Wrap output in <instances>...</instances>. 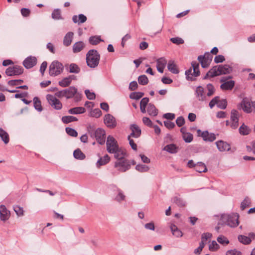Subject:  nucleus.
Instances as JSON below:
<instances>
[{
    "label": "nucleus",
    "instance_id": "f257e3e1",
    "mask_svg": "<svg viewBox=\"0 0 255 255\" xmlns=\"http://www.w3.org/2000/svg\"><path fill=\"white\" fill-rule=\"evenodd\" d=\"M232 70V67L227 64L216 65L213 67L206 73L203 79L206 80L217 76L230 74Z\"/></svg>",
    "mask_w": 255,
    "mask_h": 255
},
{
    "label": "nucleus",
    "instance_id": "f03ea898",
    "mask_svg": "<svg viewBox=\"0 0 255 255\" xmlns=\"http://www.w3.org/2000/svg\"><path fill=\"white\" fill-rule=\"evenodd\" d=\"M88 132L92 138H95L97 141L100 144H103L105 142L106 132L101 128H98L95 129L93 126H89L87 127Z\"/></svg>",
    "mask_w": 255,
    "mask_h": 255
},
{
    "label": "nucleus",
    "instance_id": "7ed1b4c3",
    "mask_svg": "<svg viewBox=\"0 0 255 255\" xmlns=\"http://www.w3.org/2000/svg\"><path fill=\"white\" fill-rule=\"evenodd\" d=\"M100 59V55L96 50H90L86 54V62L90 68L96 67L99 64Z\"/></svg>",
    "mask_w": 255,
    "mask_h": 255
},
{
    "label": "nucleus",
    "instance_id": "20e7f679",
    "mask_svg": "<svg viewBox=\"0 0 255 255\" xmlns=\"http://www.w3.org/2000/svg\"><path fill=\"white\" fill-rule=\"evenodd\" d=\"M239 216L237 213L231 214H223L221 216L222 222L232 228H235L239 225Z\"/></svg>",
    "mask_w": 255,
    "mask_h": 255
},
{
    "label": "nucleus",
    "instance_id": "39448f33",
    "mask_svg": "<svg viewBox=\"0 0 255 255\" xmlns=\"http://www.w3.org/2000/svg\"><path fill=\"white\" fill-rule=\"evenodd\" d=\"M192 67L193 71L192 72V68H190L186 71L185 75L187 80L192 81L195 80V77L199 76L200 72L199 71V64L198 62L193 61Z\"/></svg>",
    "mask_w": 255,
    "mask_h": 255
},
{
    "label": "nucleus",
    "instance_id": "423d86ee",
    "mask_svg": "<svg viewBox=\"0 0 255 255\" xmlns=\"http://www.w3.org/2000/svg\"><path fill=\"white\" fill-rule=\"evenodd\" d=\"M63 70V66L62 63L58 61H53L49 66V74L52 76L59 75Z\"/></svg>",
    "mask_w": 255,
    "mask_h": 255
},
{
    "label": "nucleus",
    "instance_id": "0eeeda50",
    "mask_svg": "<svg viewBox=\"0 0 255 255\" xmlns=\"http://www.w3.org/2000/svg\"><path fill=\"white\" fill-rule=\"evenodd\" d=\"M114 167L120 172H125L130 168L131 165L128 159H122L115 162Z\"/></svg>",
    "mask_w": 255,
    "mask_h": 255
},
{
    "label": "nucleus",
    "instance_id": "6e6552de",
    "mask_svg": "<svg viewBox=\"0 0 255 255\" xmlns=\"http://www.w3.org/2000/svg\"><path fill=\"white\" fill-rule=\"evenodd\" d=\"M46 99L53 109L56 110H60L62 108V103L55 96L48 94L46 96Z\"/></svg>",
    "mask_w": 255,
    "mask_h": 255
},
{
    "label": "nucleus",
    "instance_id": "1a4fd4ad",
    "mask_svg": "<svg viewBox=\"0 0 255 255\" xmlns=\"http://www.w3.org/2000/svg\"><path fill=\"white\" fill-rule=\"evenodd\" d=\"M106 145L107 150L110 153L116 152L119 148L117 141L113 136L110 135L107 137Z\"/></svg>",
    "mask_w": 255,
    "mask_h": 255
},
{
    "label": "nucleus",
    "instance_id": "9d476101",
    "mask_svg": "<svg viewBox=\"0 0 255 255\" xmlns=\"http://www.w3.org/2000/svg\"><path fill=\"white\" fill-rule=\"evenodd\" d=\"M23 68L18 65H14L8 67L5 71V74L8 76L19 75L23 73Z\"/></svg>",
    "mask_w": 255,
    "mask_h": 255
},
{
    "label": "nucleus",
    "instance_id": "9b49d317",
    "mask_svg": "<svg viewBox=\"0 0 255 255\" xmlns=\"http://www.w3.org/2000/svg\"><path fill=\"white\" fill-rule=\"evenodd\" d=\"M104 124L107 127L113 128L117 126L116 119L111 114H106L104 118Z\"/></svg>",
    "mask_w": 255,
    "mask_h": 255
},
{
    "label": "nucleus",
    "instance_id": "f8f14e48",
    "mask_svg": "<svg viewBox=\"0 0 255 255\" xmlns=\"http://www.w3.org/2000/svg\"><path fill=\"white\" fill-rule=\"evenodd\" d=\"M239 113L236 110H233L231 113V127L233 129H236L239 126Z\"/></svg>",
    "mask_w": 255,
    "mask_h": 255
},
{
    "label": "nucleus",
    "instance_id": "ddd939ff",
    "mask_svg": "<svg viewBox=\"0 0 255 255\" xmlns=\"http://www.w3.org/2000/svg\"><path fill=\"white\" fill-rule=\"evenodd\" d=\"M197 133L198 135L201 136L205 141L212 142L216 139L215 134L213 133H209L207 130L202 132L200 129H198Z\"/></svg>",
    "mask_w": 255,
    "mask_h": 255
},
{
    "label": "nucleus",
    "instance_id": "4468645a",
    "mask_svg": "<svg viewBox=\"0 0 255 255\" xmlns=\"http://www.w3.org/2000/svg\"><path fill=\"white\" fill-rule=\"evenodd\" d=\"M238 108L243 109L246 113H250L252 112L250 100L247 97L244 98Z\"/></svg>",
    "mask_w": 255,
    "mask_h": 255
},
{
    "label": "nucleus",
    "instance_id": "2eb2a0df",
    "mask_svg": "<svg viewBox=\"0 0 255 255\" xmlns=\"http://www.w3.org/2000/svg\"><path fill=\"white\" fill-rule=\"evenodd\" d=\"M229 78H231V77L229 76L228 78H222L221 79V82L223 83L221 85L220 87L222 90H232L235 85V82L233 80L226 81Z\"/></svg>",
    "mask_w": 255,
    "mask_h": 255
},
{
    "label": "nucleus",
    "instance_id": "dca6fc26",
    "mask_svg": "<svg viewBox=\"0 0 255 255\" xmlns=\"http://www.w3.org/2000/svg\"><path fill=\"white\" fill-rule=\"evenodd\" d=\"M10 216V212L3 205L0 206V219L3 222L8 220Z\"/></svg>",
    "mask_w": 255,
    "mask_h": 255
},
{
    "label": "nucleus",
    "instance_id": "f3484780",
    "mask_svg": "<svg viewBox=\"0 0 255 255\" xmlns=\"http://www.w3.org/2000/svg\"><path fill=\"white\" fill-rule=\"evenodd\" d=\"M195 96L196 98L199 101H204L206 100V98L207 97V95H206L204 92V89L202 86H198L196 88L195 91Z\"/></svg>",
    "mask_w": 255,
    "mask_h": 255
},
{
    "label": "nucleus",
    "instance_id": "a211bd4d",
    "mask_svg": "<svg viewBox=\"0 0 255 255\" xmlns=\"http://www.w3.org/2000/svg\"><path fill=\"white\" fill-rule=\"evenodd\" d=\"M37 63V59L34 56L27 57L23 62V66L26 69H30L34 66Z\"/></svg>",
    "mask_w": 255,
    "mask_h": 255
},
{
    "label": "nucleus",
    "instance_id": "6ab92c4d",
    "mask_svg": "<svg viewBox=\"0 0 255 255\" xmlns=\"http://www.w3.org/2000/svg\"><path fill=\"white\" fill-rule=\"evenodd\" d=\"M216 144L217 148L221 152L229 151L231 149L230 144L223 140L216 141Z\"/></svg>",
    "mask_w": 255,
    "mask_h": 255
},
{
    "label": "nucleus",
    "instance_id": "aec40b11",
    "mask_svg": "<svg viewBox=\"0 0 255 255\" xmlns=\"http://www.w3.org/2000/svg\"><path fill=\"white\" fill-rule=\"evenodd\" d=\"M130 129L131 133L129 135L130 136L138 138L141 135V129L139 127L135 124H132L130 126Z\"/></svg>",
    "mask_w": 255,
    "mask_h": 255
},
{
    "label": "nucleus",
    "instance_id": "412c9836",
    "mask_svg": "<svg viewBox=\"0 0 255 255\" xmlns=\"http://www.w3.org/2000/svg\"><path fill=\"white\" fill-rule=\"evenodd\" d=\"M157 70L160 73H162L167 63V61L164 58H160L157 60Z\"/></svg>",
    "mask_w": 255,
    "mask_h": 255
},
{
    "label": "nucleus",
    "instance_id": "4be33fe9",
    "mask_svg": "<svg viewBox=\"0 0 255 255\" xmlns=\"http://www.w3.org/2000/svg\"><path fill=\"white\" fill-rule=\"evenodd\" d=\"M65 97L66 99H70L73 97L77 92V89L74 86L65 89Z\"/></svg>",
    "mask_w": 255,
    "mask_h": 255
},
{
    "label": "nucleus",
    "instance_id": "5701e85b",
    "mask_svg": "<svg viewBox=\"0 0 255 255\" xmlns=\"http://www.w3.org/2000/svg\"><path fill=\"white\" fill-rule=\"evenodd\" d=\"M65 67L70 73L78 74L80 71L79 67L75 63H71L69 65H65Z\"/></svg>",
    "mask_w": 255,
    "mask_h": 255
},
{
    "label": "nucleus",
    "instance_id": "b1692460",
    "mask_svg": "<svg viewBox=\"0 0 255 255\" xmlns=\"http://www.w3.org/2000/svg\"><path fill=\"white\" fill-rule=\"evenodd\" d=\"M110 160V157L108 154H106L104 156L99 158L96 163V166L97 168H100L101 166L107 164L109 162Z\"/></svg>",
    "mask_w": 255,
    "mask_h": 255
},
{
    "label": "nucleus",
    "instance_id": "393cba45",
    "mask_svg": "<svg viewBox=\"0 0 255 255\" xmlns=\"http://www.w3.org/2000/svg\"><path fill=\"white\" fill-rule=\"evenodd\" d=\"M163 150L167 152L174 154L178 152V147L175 144H169L166 145L164 148Z\"/></svg>",
    "mask_w": 255,
    "mask_h": 255
},
{
    "label": "nucleus",
    "instance_id": "a878e982",
    "mask_svg": "<svg viewBox=\"0 0 255 255\" xmlns=\"http://www.w3.org/2000/svg\"><path fill=\"white\" fill-rule=\"evenodd\" d=\"M167 68L168 70L173 74H176L179 73V71L177 68V65L173 60L169 61L167 65Z\"/></svg>",
    "mask_w": 255,
    "mask_h": 255
},
{
    "label": "nucleus",
    "instance_id": "bb28decb",
    "mask_svg": "<svg viewBox=\"0 0 255 255\" xmlns=\"http://www.w3.org/2000/svg\"><path fill=\"white\" fill-rule=\"evenodd\" d=\"M116 193H117V195L115 196L114 198L115 201L121 203L125 200L126 196L122 190L116 187Z\"/></svg>",
    "mask_w": 255,
    "mask_h": 255
},
{
    "label": "nucleus",
    "instance_id": "cd10ccee",
    "mask_svg": "<svg viewBox=\"0 0 255 255\" xmlns=\"http://www.w3.org/2000/svg\"><path fill=\"white\" fill-rule=\"evenodd\" d=\"M147 112L148 115L151 116L155 117L158 114V110L156 109L154 105L149 103L147 105Z\"/></svg>",
    "mask_w": 255,
    "mask_h": 255
},
{
    "label": "nucleus",
    "instance_id": "c85d7f7f",
    "mask_svg": "<svg viewBox=\"0 0 255 255\" xmlns=\"http://www.w3.org/2000/svg\"><path fill=\"white\" fill-rule=\"evenodd\" d=\"M73 33L72 32H68L64 36L63 39V44L66 46H69L72 40L73 37Z\"/></svg>",
    "mask_w": 255,
    "mask_h": 255
},
{
    "label": "nucleus",
    "instance_id": "c756f323",
    "mask_svg": "<svg viewBox=\"0 0 255 255\" xmlns=\"http://www.w3.org/2000/svg\"><path fill=\"white\" fill-rule=\"evenodd\" d=\"M170 228L173 236L177 238H180L183 236L182 232L177 228L176 225L171 224Z\"/></svg>",
    "mask_w": 255,
    "mask_h": 255
},
{
    "label": "nucleus",
    "instance_id": "7c9ffc66",
    "mask_svg": "<svg viewBox=\"0 0 255 255\" xmlns=\"http://www.w3.org/2000/svg\"><path fill=\"white\" fill-rule=\"evenodd\" d=\"M85 47V44L82 41L76 42L73 46L74 53H78L81 51Z\"/></svg>",
    "mask_w": 255,
    "mask_h": 255
},
{
    "label": "nucleus",
    "instance_id": "2f4dec72",
    "mask_svg": "<svg viewBox=\"0 0 255 255\" xmlns=\"http://www.w3.org/2000/svg\"><path fill=\"white\" fill-rule=\"evenodd\" d=\"M72 20L74 23H84L87 20V17L83 14H80L78 16L75 15L72 17Z\"/></svg>",
    "mask_w": 255,
    "mask_h": 255
},
{
    "label": "nucleus",
    "instance_id": "473e14b6",
    "mask_svg": "<svg viewBox=\"0 0 255 255\" xmlns=\"http://www.w3.org/2000/svg\"><path fill=\"white\" fill-rule=\"evenodd\" d=\"M85 111L84 108L79 107L70 109L68 110V113L70 114H80L85 113Z\"/></svg>",
    "mask_w": 255,
    "mask_h": 255
},
{
    "label": "nucleus",
    "instance_id": "72a5a7b5",
    "mask_svg": "<svg viewBox=\"0 0 255 255\" xmlns=\"http://www.w3.org/2000/svg\"><path fill=\"white\" fill-rule=\"evenodd\" d=\"M195 169L197 172L200 173L206 172L207 171L206 165L202 162H198L196 163Z\"/></svg>",
    "mask_w": 255,
    "mask_h": 255
},
{
    "label": "nucleus",
    "instance_id": "f704fd0d",
    "mask_svg": "<svg viewBox=\"0 0 255 255\" xmlns=\"http://www.w3.org/2000/svg\"><path fill=\"white\" fill-rule=\"evenodd\" d=\"M115 157L118 159V160H122V159H125L124 158L126 155V152L123 149L120 148L119 147L118 148V150H116V152H114Z\"/></svg>",
    "mask_w": 255,
    "mask_h": 255
},
{
    "label": "nucleus",
    "instance_id": "c9c22d12",
    "mask_svg": "<svg viewBox=\"0 0 255 255\" xmlns=\"http://www.w3.org/2000/svg\"><path fill=\"white\" fill-rule=\"evenodd\" d=\"M73 155L76 159L79 160H83L86 157L85 155L79 148L74 150Z\"/></svg>",
    "mask_w": 255,
    "mask_h": 255
},
{
    "label": "nucleus",
    "instance_id": "e433bc0d",
    "mask_svg": "<svg viewBox=\"0 0 255 255\" xmlns=\"http://www.w3.org/2000/svg\"><path fill=\"white\" fill-rule=\"evenodd\" d=\"M0 137L5 144L9 142V136L8 133L2 128H0Z\"/></svg>",
    "mask_w": 255,
    "mask_h": 255
},
{
    "label": "nucleus",
    "instance_id": "4c0bfd02",
    "mask_svg": "<svg viewBox=\"0 0 255 255\" xmlns=\"http://www.w3.org/2000/svg\"><path fill=\"white\" fill-rule=\"evenodd\" d=\"M238 238L239 242L244 245H249L252 242L250 237L244 235H239Z\"/></svg>",
    "mask_w": 255,
    "mask_h": 255
},
{
    "label": "nucleus",
    "instance_id": "58836bf2",
    "mask_svg": "<svg viewBox=\"0 0 255 255\" xmlns=\"http://www.w3.org/2000/svg\"><path fill=\"white\" fill-rule=\"evenodd\" d=\"M62 122L64 124H68L69 123L77 121V118L72 116H63L61 119Z\"/></svg>",
    "mask_w": 255,
    "mask_h": 255
},
{
    "label": "nucleus",
    "instance_id": "ea45409f",
    "mask_svg": "<svg viewBox=\"0 0 255 255\" xmlns=\"http://www.w3.org/2000/svg\"><path fill=\"white\" fill-rule=\"evenodd\" d=\"M89 41L90 43L92 45H97L99 43H100V42L103 41V40L101 39L100 36L96 35V36H91L89 38Z\"/></svg>",
    "mask_w": 255,
    "mask_h": 255
},
{
    "label": "nucleus",
    "instance_id": "a19ab883",
    "mask_svg": "<svg viewBox=\"0 0 255 255\" xmlns=\"http://www.w3.org/2000/svg\"><path fill=\"white\" fill-rule=\"evenodd\" d=\"M172 200L173 203L177 204L178 206L183 207L185 205V202L179 196L174 197Z\"/></svg>",
    "mask_w": 255,
    "mask_h": 255
},
{
    "label": "nucleus",
    "instance_id": "79ce46f5",
    "mask_svg": "<svg viewBox=\"0 0 255 255\" xmlns=\"http://www.w3.org/2000/svg\"><path fill=\"white\" fill-rule=\"evenodd\" d=\"M34 107V108L39 112L42 111V108L41 104V102L38 97H34L33 98Z\"/></svg>",
    "mask_w": 255,
    "mask_h": 255
},
{
    "label": "nucleus",
    "instance_id": "37998d69",
    "mask_svg": "<svg viewBox=\"0 0 255 255\" xmlns=\"http://www.w3.org/2000/svg\"><path fill=\"white\" fill-rule=\"evenodd\" d=\"M250 132V129L244 124L239 128V132L242 135H248Z\"/></svg>",
    "mask_w": 255,
    "mask_h": 255
},
{
    "label": "nucleus",
    "instance_id": "c03bdc74",
    "mask_svg": "<svg viewBox=\"0 0 255 255\" xmlns=\"http://www.w3.org/2000/svg\"><path fill=\"white\" fill-rule=\"evenodd\" d=\"M135 169L140 172H146L149 170V168L147 165L138 164L136 165Z\"/></svg>",
    "mask_w": 255,
    "mask_h": 255
},
{
    "label": "nucleus",
    "instance_id": "a18cd8bd",
    "mask_svg": "<svg viewBox=\"0 0 255 255\" xmlns=\"http://www.w3.org/2000/svg\"><path fill=\"white\" fill-rule=\"evenodd\" d=\"M51 16L53 19H54L56 20H59V19H62L61 14V11L59 9H55L52 13Z\"/></svg>",
    "mask_w": 255,
    "mask_h": 255
},
{
    "label": "nucleus",
    "instance_id": "49530a36",
    "mask_svg": "<svg viewBox=\"0 0 255 255\" xmlns=\"http://www.w3.org/2000/svg\"><path fill=\"white\" fill-rule=\"evenodd\" d=\"M144 95V93L140 92H135L130 93L129 98L132 99L138 100Z\"/></svg>",
    "mask_w": 255,
    "mask_h": 255
},
{
    "label": "nucleus",
    "instance_id": "de8ad7c7",
    "mask_svg": "<svg viewBox=\"0 0 255 255\" xmlns=\"http://www.w3.org/2000/svg\"><path fill=\"white\" fill-rule=\"evenodd\" d=\"M206 89L208 91L207 93V97H211L215 92V89L214 86L211 84H208L207 85Z\"/></svg>",
    "mask_w": 255,
    "mask_h": 255
},
{
    "label": "nucleus",
    "instance_id": "09e8293b",
    "mask_svg": "<svg viewBox=\"0 0 255 255\" xmlns=\"http://www.w3.org/2000/svg\"><path fill=\"white\" fill-rule=\"evenodd\" d=\"M138 82L140 85H145L148 84V79L146 75H142L138 77Z\"/></svg>",
    "mask_w": 255,
    "mask_h": 255
},
{
    "label": "nucleus",
    "instance_id": "8fccbe9b",
    "mask_svg": "<svg viewBox=\"0 0 255 255\" xmlns=\"http://www.w3.org/2000/svg\"><path fill=\"white\" fill-rule=\"evenodd\" d=\"M71 82H70L68 78L67 77L64 78L62 80L59 81L58 84L59 86H60L62 87H66L68 86L71 84Z\"/></svg>",
    "mask_w": 255,
    "mask_h": 255
},
{
    "label": "nucleus",
    "instance_id": "3c124183",
    "mask_svg": "<svg viewBox=\"0 0 255 255\" xmlns=\"http://www.w3.org/2000/svg\"><path fill=\"white\" fill-rule=\"evenodd\" d=\"M213 58V56L210 52H206L204 55H200L198 57V60H200V59H206L210 62H211Z\"/></svg>",
    "mask_w": 255,
    "mask_h": 255
},
{
    "label": "nucleus",
    "instance_id": "603ef678",
    "mask_svg": "<svg viewBox=\"0 0 255 255\" xmlns=\"http://www.w3.org/2000/svg\"><path fill=\"white\" fill-rule=\"evenodd\" d=\"M251 204L250 199L246 197L243 201L241 203V209L242 210H244L247 207H249Z\"/></svg>",
    "mask_w": 255,
    "mask_h": 255
},
{
    "label": "nucleus",
    "instance_id": "864d4df0",
    "mask_svg": "<svg viewBox=\"0 0 255 255\" xmlns=\"http://www.w3.org/2000/svg\"><path fill=\"white\" fill-rule=\"evenodd\" d=\"M227 106V101L226 99H223L220 100V99L218 100L217 107L221 109H225Z\"/></svg>",
    "mask_w": 255,
    "mask_h": 255
},
{
    "label": "nucleus",
    "instance_id": "5fc2aeb1",
    "mask_svg": "<svg viewBox=\"0 0 255 255\" xmlns=\"http://www.w3.org/2000/svg\"><path fill=\"white\" fill-rule=\"evenodd\" d=\"M65 130L67 133L71 136L76 137L78 135V132L72 128H66Z\"/></svg>",
    "mask_w": 255,
    "mask_h": 255
},
{
    "label": "nucleus",
    "instance_id": "6e6d98bb",
    "mask_svg": "<svg viewBox=\"0 0 255 255\" xmlns=\"http://www.w3.org/2000/svg\"><path fill=\"white\" fill-rule=\"evenodd\" d=\"M90 115L93 117L98 118L102 115V112L99 109H95L91 111Z\"/></svg>",
    "mask_w": 255,
    "mask_h": 255
},
{
    "label": "nucleus",
    "instance_id": "4d7b16f0",
    "mask_svg": "<svg viewBox=\"0 0 255 255\" xmlns=\"http://www.w3.org/2000/svg\"><path fill=\"white\" fill-rule=\"evenodd\" d=\"M182 137L184 140L187 143L191 142L193 140V135L189 132L184 134Z\"/></svg>",
    "mask_w": 255,
    "mask_h": 255
},
{
    "label": "nucleus",
    "instance_id": "13d9d810",
    "mask_svg": "<svg viewBox=\"0 0 255 255\" xmlns=\"http://www.w3.org/2000/svg\"><path fill=\"white\" fill-rule=\"evenodd\" d=\"M13 210L18 216L23 215V210L22 207L19 206H15L13 207Z\"/></svg>",
    "mask_w": 255,
    "mask_h": 255
},
{
    "label": "nucleus",
    "instance_id": "bf43d9fd",
    "mask_svg": "<svg viewBox=\"0 0 255 255\" xmlns=\"http://www.w3.org/2000/svg\"><path fill=\"white\" fill-rule=\"evenodd\" d=\"M217 241L221 244L222 245H227L229 243V241L228 240L227 238L224 237V236H220L218 237Z\"/></svg>",
    "mask_w": 255,
    "mask_h": 255
},
{
    "label": "nucleus",
    "instance_id": "052dcab7",
    "mask_svg": "<svg viewBox=\"0 0 255 255\" xmlns=\"http://www.w3.org/2000/svg\"><path fill=\"white\" fill-rule=\"evenodd\" d=\"M209 248L210 251H215L219 249V246L215 241H213L212 242L211 244H210Z\"/></svg>",
    "mask_w": 255,
    "mask_h": 255
},
{
    "label": "nucleus",
    "instance_id": "680f3d73",
    "mask_svg": "<svg viewBox=\"0 0 255 255\" xmlns=\"http://www.w3.org/2000/svg\"><path fill=\"white\" fill-rule=\"evenodd\" d=\"M85 93L88 99L92 100L95 99L96 96L95 93L93 92H91L90 90H86L85 91Z\"/></svg>",
    "mask_w": 255,
    "mask_h": 255
},
{
    "label": "nucleus",
    "instance_id": "e2e57ef3",
    "mask_svg": "<svg viewBox=\"0 0 255 255\" xmlns=\"http://www.w3.org/2000/svg\"><path fill=\"white\" fill-rule=\"evenodd\" d=\"M226 255H242V253L236 249H234L228 251Z\"/></svg>",
    "mask_w": 255,
    "mask_h": 255
},
{
    "label": "nucleus",
    "instance_id": "0e129e2a",
    "mask_svg": "<svg viewBox=\"0 0 255 255\" xmlns=\"http://www.w3.org/2000/svg\"><path fill=\"white\" fill-rule=\"evenodd\" d=\"M198 61L201 63V66L203 68H207L211 63V62L205 59H200V60Z\"/></svg>",
    "mask_w": 255,
    "mask_h": 255
},
{
    "label": "nucleus",
    "instance_id": "69168bd1",
    "mask_svg": "<svg viewBox=\"0 0 255 255\" xmlns=\"http://www.w3.org/2000/svg\"><path fill=\"white\" fill-rule=\"evenodd\" d=\"M176 123L179 127H182L185 124V120L183 117H178L176 120Z\"/></svg>",
    "mask_w": 255,
    "mask_h": 255
},
{
    "label": "nucleus",
    "instance_id": "338daca9",
    "mask_svg": "<svg viewBox=\"0 0 255 255\" xmlns=\"http://www.w3.org/2000/svg\"><path fill=\"white\" fill-rule=\"evenodd\" d=\"M171 41L175 44H180L184 43V40L181 38L179 37H173L170 39Z\"/></svg>",
    "mask_w": 255,
    "mask_h": 255
},
{
    "label": "nucleus",
    "instance_id": "774afa93",
    "mask_svg": "<svg viewBox=\"0 0 255 255\" xmlns=\"http://www.w3.org/2000/svg\"><path fill=\"white\" fill-rule=\"evenodd\" d=\"M225 60V58L223 55H219L216 56L214 58V62L216 63H219L224 62Z\"/></svg>",
    "mask_w": 255,
    "mask_h": 255
}]
</instances>
